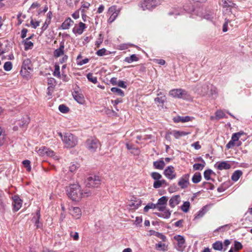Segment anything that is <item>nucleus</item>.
<instances>
[{"mask_svg": "<svg viewBox=\"0 0 252 252\" xmlns=\"http://www.w3.org/2000/svg\"><path fill=\"white\" fill-rule=\"evenodd\" d=\"M66 192L68 196L72 200L79 201L83 197H89L92 194V191L88 189H81L78 183L69 185L66 187Z\"/></svg>", "mask_w": 252, "mask_h": 252, "instance_id": "nucleus-1", "label": "nucleus"}, {"mask_svg": "<svg viewBox=\"0 0 252 252\" xmlns=\"http://www.w3.org/2000/svg\"><path fill=\"white\" fill-rule=\"evenodd\" d=\"M195 91L203 96L208 95L213 98L217 94V88L210 83H205L203 85H197Z\"/></svg>", "mask_w": 252, "mask_h": 252, "instance_id": "nucleus-2", "label": "nucleus"}, {"mask_svg": "<svg viewBox=\"0 0 252 252\" xmlns=\"http://www.w3.org/2000/svg\"><path fill=\"white\" fill-rule=\"evenodd\" d=\"M59 136L62 138L64 146L66 148L74 147L78 143L77 138L71 133L66 132L62 133L58 132Z\"/></svg>", "mask_w": 252, "mask_h": 252, "instance_id": "nucleus-3", "label": "nucleus"}, {"mask_svg": "<svg viewBox=\"0 0 252 252\" xmlns=\"http://www.w3.org/2000/svg\"><path fill=\"white\" fill-rule=\"evenodd\" d=\"M169 94L173 97L183 98L186 100L192 99L191 96L187 91L181 89H173L171 90Z\"/></svg>", "mask_w": 252, "mask_h": 252, "instance_id": "nucleus-4", "label": "nucleus"}, {"mask_svg": "<svg viewBox=\"0 0 252 252\" xmlns=\"http://www.w3.org/2000/svg\"><path fill=\"white\" fill-rule=\"evenodd\" d=\"M86 148L91 152H94L100 147V143L96 138L90 137L85 142Z\"/></svg>", "mask_w": 252, "mask_h": 252, "instance_id": "nucleus-5", "label": "nucleus"}, {"mask_svg": "<svg viewBox=\"0 0 252 252\" xmlns=\"http://www.w3.org/2000/svg\"><path fill=\"white\" fill-rule=\"evenodd\" d=\"M244 134L245 133L243 131H239L238 132L233 133L232 135L231 140L226 145V148L227 149H229L233 148L235 145L238 147L240 146L242 144L240 141L237 143H235V142H237L240 137Z\"/></svg>", "mask_w": 252, "mask_h": 252, "instance_id": "nucleus-6", "label": "nucleus"}, {"mask_svg": "<svg viewBox=\"0 0 252 252\" xmlns=\"http://www.w3.org/2000/svg\"><path fill=\"white\" fill-rule=\"evenodd\" d=\"M101 184L100 178L96 175L89 177L86 182V187L89 188H97Z\"/></svg>", "mask_w": 252, "mask_h": 252, "instance_id": "nucleus-7", "label": "nucleus"}, {"mask_svg": "<svg viewBox=\"0 0 252 252\" xmlns=\"http://www.w3.org/2000/svg\"><path fill=\"white\" fill-rule=\"evenodd\" d=\"M36 152L38 155L41 157H53L55 160H58L59 159V157L55 155L53 151L44 146L41 147L38 150L36 149Z\"/></svg>", "mask_w": 252, "mask_h": 252, "instance_id": "nucleus-8", "label": "nucleus"}, {"mask_svg": "<svg viewBox=\"0 0 252 252\" xmlns=\"http://www.w3.org/2000/svg\"><path fill=\"white\" fill-rule=\"evenodd\" d=\"M189 174L182 175L178 180V185L182 189H187L189 186Z\"/></svg>", "mask_w": 252, "mask_h": 252, "instance_id": "nucleus-9", "label": "nucleus"}, {"mask_svg": "<svg viewBox=\"0 0 252 252\" xmlns=\"http://www.w3.org/2000/svg\"><path fill=\"white\" fill-rule=\"evenodd\" d=\"M119 10L117 9L116 6L110 7L107 11V16L109 17L108 22L111 23L116 19L119 13Z\"/></svg>", "mask_w": 252, "mask_h": 252, "instance_id": "nucleus-10", "label": "nucleus"}, {"mask_svg": "<svg viewBox=\"0 0 252 252\" xmlns=\"http://www.w3.org/2000/svg\"><path fill=\"white\" fill-rule=\"evenodd\" d=\"M158 4L156 0H144L140 4V6L143 10H150Z\"/></svg>", "mask_w": 252, "mask_h": 252, "instance_id": "nucleus-11", "label": "nucleus"}, {"mask_svg": "<svg viewBox=\"0 0 252 252\" xmlns=\"http://www.w3.org/2000/svg\"><path fill=\"white\" fill-rule=\"evenodd\" d=\"M164 176L169 180H173L176 177V174L173 166H168L164 170Z\"/></svg>", "mask_w": 252, "mask_h": 252, "instance_id": "nucleus-12", "label": "nucleus"}, {"mask_svg": "<svg viewBox=\"0 0 252 252\" xmlns=\"http://www.w3.org/2000/svg\"><path fill=\"white\" fill-rule=\"evenodd\" d=\"M87 28L85 24L80 22L78 24H75L72 29V32L76 35H81L83 33L85 30Z\"/></svg>", "mask_w": 252, "mask_h": 252, "instance_id": "nucleus-13", "label": "nucleus"}, {"mask_svg": "<svg viewBox=\"0 0 252 252\" xmlns=\"http://www.w3.org/2000/svg\"><path fill=\"white\" fill-rule=\"evenodd\" d=\"M69 211L70 215L75 219H79L82 216V212L79 207H72Z\"/></svg>", "mask_w": 252, "mask_h": 252, "instance_id": "nucleus-14", "label": "nucleus"}, {"mask_svg": "<svg viewBox=\"0 0 252 252\" xmlns=\"http://www.w3.org/2000/svg\"><path fill=\"white\" fill-rule=\"evenodd\" d=\"M13 206L15 211H18L22 205V201L18 196L14 195L13 197Z\"/></svg>", "mask_w": 252, "mask_h": 252, "instance_id": "nucleus-15", "label": "nucleus"}, {"mask_svg": "<svg viewBox=\"0 0 252 252\" xmlns=\"http://www.w3.org/2000/svg\"><path fill=\"white\" fill-rule=\"evenodd\" d=\"M181 201V197L179 195H173L170 199L169 201V204L171 208H173L178 205L180 203Z\"/></svg>", "mask_w": 252, "mask_h": 252, "instance_id": "nucleus-16", "label": "nucleus"}, {"mask_svg": "<svg viewBox=\"0 0 252 252\" xmlns=\"http://www.w3.org/2000/svg\"><path fill=\"white\" fill-rule=\"evenodd\" d=\"M190 132L189 131H181L174 130L170 132L171 135H172L176 139H179L181 137L185 136L188 134H189Z\"/></svg>", "mask_w": 252, "mask_h": 252, "instance_id": "nucleus-17", "label": "nucleus"}, {"mask_svg": "<svg viewBox=\"0 0 252 252\" xmlns=\"http://www.w3.org/2000/svg\"><path fill=\"white\" fill-rule=\"evenodd\" d=\"M142 201L140 199L131 200L128 206L129 209L132 210L137 209L141 205Z\"/></svg>", "mask_w": 252, "mask_h": 252, "instance_id": "nucleus-18", "label": "nucleus"}, {"mask_svg": "<svg viewBox=\"0 0 252 252\" xmlns=\"http://www.w3.org/2000/svg\"><path fill=\"white\" fill-rule=\"evenodd\" d=\"M197 160L200 161L201 163H195L193 165V169L194 170H202L204 168L206 163L204 160L201 157L197 158Z\"/></svg>", "mask_w": 252, "mask_h": 252, "instance_id": "nucleus-19", "label": "nucleus"}, {"mask_svg": "<svg viewBox=\"0 0 252 252\" xmlns=\"http://www.w3.org/2000/svg\"><path fill=\"white\" fill-rule=\"evenodd\" d=\"M64 45L63 42L60 44L59 48L56 49L53 53L54 57L55 58H58L64 55Z\"/></svg>", "mask_w": 252, "mask_h": 252, "instance_id": "nucleus-20", "label": "nucleus"}, {"mask_svg": "<svg viewBox=\"0 0 252 252\" xmlns=\"http://www.w3.org/2000/svg\"><path fill=\"white\" fill-rule=\"evenodd\" d=\"M40 211L37 210L36 215L32 218V220L34 222L35 226L37 228H41L42 227V223L40 222Z\"/></svg>", "mask_w": 252, "mask_h": 252, "instance_id": "nucleus-21", "label": "nucleus"}, {"mask_svg": "<svg viewBox=\"0 0 252 252\" xmlns=\"http://www.w3.org/2000/svg\"><path fill=\"white\" fill-rule=\"evenodd\" d=\"M73 96L74 99L79 104H83L84 103V97L82 94L79 93L77 92H75L73 94Z\"/></svg>", "mask_w": 252, "mask_h": 252, "instance_id": "nucleus-22", "label": "nucleus"}, {"mask_svg": "<svg viewBox=\"0 0 252 252\" xmlns=\"http://www.w3.org/2000/svg\"><path fill=\"white\" fill-rule=\"evenodd\" d=\"M30 122V118L28 116L23 117L21 120L17 121V124L21 127H25L27 126Z\"/></svg>", "mask_w": 252, "mask_h": 252, "instance_id": "nucleus-23", "label": "nucleus"}, {"mask_svg": "<svg viewBox=\"0 0 252 252\" xmlns=\"http://www.w3.org/2000/svg\"><path fill=\"white\" fill-rule=\"evenodd\" d=\"M215 166L219 170L228 169L230 168V165L227 161H221L215 164Z\"/></svg>", "mask_w": 252, "mask_h": 252, "instance_id": "nucleus-24", "label": "nucleus"}, {"mask_svg": "<svg viewBox=\"0 0 252 252\" xmlns=\"http://www.w3.org/2000/svg\"><path fill=\"white\" fill-rule=\"evenodd\" d=\"M73 23L70 18H68L62 23L61 28L63 30H67L73 24Z\"/></svg>", "mask_w": 252, "mask_h": 252, "instance_id": "nucleus-25", "label": "nucleus"}, {"mask_svg": "<svg viewBox=\"0 0 252 252\" xmlns=\"http://www.w3.org/2000/svg\"><path fill=\"white\" fill-rule=\"evenodd\" d=\"M174 238L177 241L179 248L182 249L184 247V244L185 243L184 238L181 235H176L174 237Z\"/></svg>", "mask_w": 252, "mask_h": 252, "instance_id": "nucleus-26", "label": "nucleus"}, {"mask_svg": "<svg viewBox=\"0 0 252 252\" xmlns=\"http://www.w3.org/2000/svg\"><path fill=\"white\" fill-rule=\"evenodd\" d=\"M191 121V118L189 116H177L173 118V121L175 123H186Z\"/></svg>", "mask_w": 252, "mask_h": 252, "instance_id": "nucleus-27", "label": "nucleus"}, {"mask_svg": "<svg viewBox=\"0 0 252 252\" xmlns=\"http://www.w3.org/2000/svg\"><path fill=\"white\" fill-rule=\"evenodd\" d=\"M24 45V48L25 50L31 49L33 46V43L30 40V38H27L23 41Z\"/></svg>", "mask_w": 252, "mask_h": 252, "instance_id": "nucleus-28", "label": "nucleus"}, {"mask_svg": "<svg viewBox=\"0 0 252 252\" xmlns=\"http://www.w3.org/2000/svg\"><path fill=\"white\" fill-rule=\"evenodd\" d=\"M153 165L156 169L161 170L164 168L165 163L163 160H159L154 161Z\"/></svg>", "mask_w": 252, "mask_h": 252, "instance_id": "nucleus-29", "label": "nucleus"}, {"mask_svg": "<svg viewBox=\"0 0 252 252\" xmlns=\"http://www.w3.org/2000/svg\"><path fill=\"white\" fill-rule=\"evenodd\" d=\"M163 185H166V182L165 180H155L153 183V187L155 189H158L161 187Z\"/></svg>", "mask_w": 252, "mask_h": 252, "instance_id": "nucleus-30", "label": "nucleus"}, {"mask_svg": "<svg viewBox=\"0 0 252 252\" xmlns=\"http://www.w3.org/2000/svg\"><path fill=\"white\" fill-rule=\"evenodd\" d=\"M242 175V172L241 171L236 170L233 173L231 176V179L232 181L236 182L239 180Z\"/></svg>", "mask_w": 252, "mask_h": 252, "instance_id": "nucleus-31", "label": "nucleus"}, {"mask_svg": "<svg viewBox=\"0 0 252 252\" xmlns=\"http://www.w3.org/2000/svg\"><path fill=\"white\" fill-rule=\"evenodd\" d=\"M206 212V208L205 207L201 208L195 215L194 219L197 220L201 218L204 216Z\"/></svg>", "mask_w": 252, "mask_h": 252, "instance_id": "nucleus-32", "label": "nucleus"}, {"mask_svg": "<svg viewBox=\"0 0 252 252\" xmlns=\"http://www.w3.org/2000/svg\"><path fill=\"white\" fill-rule=\"evenodd\" d=\"M162 213H157L158 217H163L164 219H168L171 216V211L168 209H165Z\"/></svg>", "mask_w": 252, "mask_h": 252, "instance_id": "nucleus-33", "label": "nucleus"}, {"mask_svg": "<svg viewBox=\"0 0 252 252\" xmlns=\"http://www.w3.org/2000/svg\"><path fill=\"white\" fill-rule=\"evenodd\" d=\"M201 174L199 172H196L192 177V182L193 183L197 184L201 181Z\"/></svg>", "mask_w": 252, "mask_h": 252, "instance_id": "nucleus-34", "label": "nucleus"}, {"mask_svg": "<svg viewBox=\"0 0 252 252\" xmlns=\"http://www.w3.org/2000/svg\"><path fill=\"white\" fill-rule=\"evenodd\" d=\"M139 58L135 54H133L129 57H127L125 59V61L127 63H131L134 61H137Z\"/></svg>", "mask_w": 252, "mask_h": 252, "instance_id": "nucleus-35", "label": "nucleus"}, {"mask_svg": "<svg viewBox=\"0 0 252 252\" xmlns=\"http://www.w3.org/2000/svg\"><path fill=\"white\" fill-rule=\"evenodd\" d=\"M213 248L217 251H221L223 249V244L221 241H217L213 244Z\"/></svg>", "mask_w": 252, "mask_h": 252, "instance_id": "nucleus-36", "label": "nucleus"}, {"mask_svg": "<svg viewBox=\"0 0 252 252\" xmlns=\"http://www.w3.org/2000/svg\"><path fill=\"white\" fill-rule=\"evenodd\" d=\"M6 135L5 131L0 127V146H2L5 141Z\"/></svg>", "mask_w": 252, "mask_h": 252, "instance_id": "nucleus-37", "label": "nucleus"}, {"mask_svg": "<svg viewBox=\"0 0 252 252\" xmlns=\"http://www.w3.org/2000/svg\"><path fill=\"white\" fill-rule=\"evenodd\" d=\"M190 203L189 201H185L183 203V205L181 206V209L183 212L187 213L190 208Z\"/></svg>", "mask_w": 252, "mask_h": 252, "instance_id": "nucleus-38", "label": "nucleus"}, {"mask_svg": "<svg viewBox=\"0 0 252 252\" xmlns=\"http://www.w3.org/2000/svg\"><path fill=\"white\" fill-rule=\"evenodd\" d=\"M111 53V52L107 51L105 48H102L101 49H99L96 52V54L98 56L100 57L104 55H108L110 54Z\"/></svg>", "mask_w": 252, "mask_h": 252, "instance_id": "nucleus-39", "label": "nucleus"}, {"mask_svg": "<svg viewBox=\"0 0 252 252\" xmlns=\"http://www.w3.org/2000/svg\"><path fill=\"white\" fill-rule=\"evenodd\" d=\"M79 167V164L77 162H72L69 166V171L71 172H74Z\"/></svg>", "mask_w": 252, "mask_h": 252, "instance_id": "nucleus-40", "label": "nucleus"}, {"mask_svg": "<svg viewBox=\"0 0 252 252\" xmlns=\"http://www.w3.org/2000/svg\"><path fill=\"white\" fill-rule=\"evenodd\" d=\"M167 201L168 197L163 196L158 199L157 203L166 206Z\"/></svg>", "mask_w": 252, "mask_h": 252, "instance_id": "nucleus-41", "label": "nucleus"}, {"mask_svg": "<svg viewBox=\"0 0 252 252\" xmlns=\"http://www.w3.org/2000/svg\"><path fill=\"white\" fill-rule=\"evenodd\" d=\"M53 75L58 78H61V75L60 71V66L58 65H55V69L53 72Z\"/></svg>", "mask_w": 252, "mask_h": 252, "instance_id": "nucleus-42", "label": "nucleus"}, {"mask_svg": "<svg viewBox=\"0 0 252 252\" xmlns=\"http://www.w3.org/2000/svg\"><path fill=\"white\" fill-rule=\"evenodd\" d=\"M111 91L113 93L117 94L118 95H119L120 96H123L124 95V92L121 89H120L119 88L113 87V88H111Z\"/></svg>", "mask_w": 252, "mask_h": 252, "instance_id": "nucleus-43", "label": "nucleus"}, {"mask_svg": "<svg viewBox=\"0 0 252 252\" xmlns=\"http://www.w3.org/2000/svg\"><path fill=\"white\" fill-rule=\"evenodd\" d=\"M59 110L63 113H66L69 111V109L65 105L61 104L59 106Z\"/></svg>", "mask_w": 252, "mask_h": 252, "instance_id": "nucleus-44", "label": "nucleus"}, {"mask_svg": "<svg viewBox=\"0 0 252 252\" xmlns=\"http://www.w3.org/2000/svg\"><path fill=\"white\" fill-rule=\"evenodd\" d=\"M151 176L155 181L161 179L162 176L160 174L157 172H153L151 173Z\"/></svg>", "mask_w": 252, "mask_h": 252, "instance_id": "nucleus-45", "label": "nucleus"}, {"mask_svg": "<svg viewBox=\"0 0 252 252\" xmlns=\"http://www.w3.org/2000/svg\"><path fill=\"white\" fill-rule=\"evenodd\" d=\"M103 40V37L102 35V34H99L98 37L97 38V40L95 41V45L97 48L99 47L101 43H102Z\"/></svg>", "mask_w": 252, "mask_h": 252, "instance_id": "nucleus-46", "label": "nucleus"}, {"mask_svg": "<svg viewBox=\"0 0 252 252\" xmlns=\"http://www.w3.org/2000/svg\"><path fill=\"white\" fill-rule=\"evenodd\" d=\"M88 79L91 82L95 84L97 82V78L94 76L92 73H89L87 75Z\"/></svg>", "mask_w": 252, "mask_h": 252, "instance_id": "nucleus-47", "label": "nucleus"}, {"mask_svg": "<svg viewBox=\"0 0 252 252\" xmlns=\"http://www.w3.org/2000/svg\"><path fill=\"white\" fill-rule=\"evenodd\" d=\"M30 63V61L29 59L25 60L23 61V65H22V69L21 71V73H22V72H23V69H25V70H26L27 69H31V68L30 67L26 66V65H28Z\"/></svg>", "mask_w": 252, "mask_h": 252, "instance_id": "nucleus-48", "label": "nucleus"}, {"mask_svg": "<svg viewBox=\"0 0 252 252\" xmlns=\"http://www.w3.org/2000/svg\"><path fill=\"white\" fill-rule=\"evenodd\" d=\"M216 117L217 119H220L225 117L224 113L221 110H218L215 113Z\"/></svg>", "mask_w": 252, "mask_h": 252, "instance_id": "nucleus-49", "label": "nucleus"}, {"mask_svg": "<svg viewBox=\"0 0 252 252\" xmlns=\"http://www.w3.org/2000/svg\"><path fill=\"white\" fill-rule=\"evenodd\" d=\"M156 209V204L149 203L144 208V211L145 212H147L149 209Z\"/></svg>", "mask_w": 252, "mask_h": 252, "instance_id": "nucleus-50", "label": "nucleus"}, {"mask_svg": "<svg viewBox=\"0 0 252 252\" xmlns=\"http://www.w3.org/2000/svg\"><path fill=\"white\" fill-rule=\"evenodd\" d=\"M23 164L24 166L27 168V170L28 172L31 171V161L29 160H25L23 161Z\"/></svg>", "mask_w": 252, "mask_h": 252, "instance_id": "nucleus-51", "label": "nucleus"}, {"mask_svg": "<svg viewBox=\"0 0 252 252\" xmlns=\"http://www.w3.org/2000/svg\"><path fill=\"white\" fill-rule=\"evenodd\" d=\"M12 67V63L10 62H6L5 63L3 68L5 71H10Z\"/></svg>", "mask_w": 252, "mask_h": 252, "instance_id": "nucleus-52", "label": "nucleus"}, {"mask_svg": "<svg viewBox=\"0 0 252 252\" xmlns=\"http://www.w3.org/2000/svg\"><path fill=\"white\" fill-rule=\"evenodd\" d=\"M80 1V0H66L67 4L71 7L76 5Z\"/></svg>", "mask_w": 252, "mask_h": 252, "instance_id": "nucleus-53", "label": "nucleus"}, {"mask_svg": "<svg viewBox=\"0 0 252 252\" xmlns=\"http://www.w3.org/2000/svg\"><path fill=\"white\" fill-rule=\"evenodd\" d=\"M165 100V96L163 95L162 96H161L160 97H157L155 98V101L157 103H158L159 104H163L164 101Z\"/></svg>", "mask_w": 252, "mask_h": 252, "instance_id": "nucleus-54", "label": "nucleus"}, {"mask_svg": "<svg viewBox=\"0 0 252 252\" xmlns=\"http://www.w3.org/2000/svg\"><path fill=\"white\" fill-rule=\"evenodd\" d=\"M212 172L211 170H206L204 172V177L207 180L210 179V175Z\"/></svg>", "mask_w": 252, "mask_h": 252, "instance_id": "nucleus-55", "label": "nucleus"}, {"mask_svg": "<svg viewBox=\"0 0 252 252\" xmlns=\"http://www.w3.org/2000/svg\"><path fill=\"white\" fill-rule=\"evenodd\" d=\"M243 246L241 243L235 241L234 243V249L235 251H238L242 248Z\"/></svg>", "mask_w": 252, "mask_h": 252, "instance_id": "nucleus-56", "label": "nucleus"}, {"mask_svg": "<svg viewBox=\"0 0 252 252\" xmlns=\"http://www.w3.org/2000/svg\"><path fill=\"white\" fill-rule=\"evenodd\" d=\"M166 206L160 205L158 203L156 204V209H157L159 211H164L166 209Z\"/></svg>", "mask_w": 252, "mask_h": 252, "instance_id": "nucleus-57", "label": "nucleus"}, {"mask_svg": "<svg viewBox=\"0 0 252 252\" xmlns=\"http://www.w3.org/2000/svg\"><path fill=\"white\" fill-rule=\"evenodd\" d=\"M90 6V4L88 2H84L82 3L80 9L84 12L85 9H88Z\"/></svg>", "mask_w": 252, "mask_h": 252, "instance_id": "nucleus-58", "label": "nucleus"}, {"mask_svg": "<svg viewBox=\"0 0 252 252\" xmlns=\"http://www.w3.org/2000/svg\"><path fill=\"white\" fill-rule=\"evenodd\" d=\"M156 248L158 250H165V245L164 244H162L161 243H159L156 244Z\"/></svg>", "mask_w": 252, "mask_h": 252, "instance_id": "nucleus-59", "label": "nucleus"}, {"mask_svg": "<svg viewBox=\"0 0 252 252\" xmlns=\"http://www.w3.org/2000/svg\"><path fill=\"white\" fill-rule=\"evenodd\" d=\"M71 237H72L74 240L77 241L79 239V234L78 232H71L70 233Z\"/></svg>", "mask_w": 252, "mask_h": 252, "instance_id": "nucleus-60", "label": "nucleus"}, {"mask_svg": "<svg viewBox=\"0 0 252 252\" xmlns=\"http://www.w3.org/2000/svg\"><path fill=\"white\" fill-rule=\"evenodd\" d=\"M31 25L33 28L36 29L37 27L39 26V22L38 21H34L32 19L31 21Z\"/></svg>", "mask_w": 252, "mask_h": 252, "instance_id": "nucleus-61", "label": "nucleus"}, {"mask_svg": "<svg viewBox=\"0 0 252 252\" xmlns=\"http://www.w3.org/2000/svg\"><path fill=\"white\" fill-rule=\"evenodd\" d=\"M52 13L51 11H49L47 13V19H46L45 24H47V25L50 23V21L52 18Z\"/></svg>", "mask_w": 252, "mask_h": 252, "instance_id": "nucleus-62", "label": "nucleus"}, {"mask_svg": "<svg viewBox=\"0 0 252 252\" xmlns=\"http://www.w3.org/2000/svg\"><path fill=\"white\" fill-rule=\"evenodd\" d=\"M89 59L88 58H85L78 63V64L79 65H82L85 64L89 62Z\"/></svg>", "mask_w": 252, "mask_h": 252, "instance_id": "nucleus-63", "label": "nucleus"}, {"mask_svg": "<svg viewBox=\"0 0 252 252\" xmlns=\"http://www.w3.org/2000/svg\"><path fill=\"white\" fill-rule=\"evenodd\" d=\"M142 221V219L141 217H137L135 219L134 223L137 225L140 224Z\"/></svg>", "mask_w": 252, "mask_h": 252, "instance_id": "nucleus-64", "label": "nucleus"}]
</instances>
